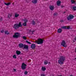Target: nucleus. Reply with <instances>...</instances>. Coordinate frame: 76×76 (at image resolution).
<instances>
[{
	"label": "nucleus",
	"mask_w": 76,
	"mask_h": 76,
	"mask_svg": "<svg viewBox=\"0 0 76 76\" xmlns=\"http://www.w3.org/2000/svg\"><path fill=\"white\" fill-rule=\"evenodd\" d=\"M64 61H65V57L61 56L60 57L59 60L58 61V63L59 64H64Z\"/></svg>",
	"instance_id": "f257e3e1"
},
{
	"label": "nucleus",
	"mask_w": 76,
	"mask_h": 76,
	"mask_svg": "<svg viewBox=\"0 0 76 76\" xmlns=\"http://www.w3.org/2000/svg\"><path fill=\"white\" fill-rule=\"evenodd\" d=\"M22 24H21V22L19 23V24H15L13 26V28L15 29L19 28V27H22Z\"/></svg>",
	"instance_id": "f03ea898"
},
{
	"label": "nucleus",
	"mask_w": 76,
	"mask_h": 76,
	"mask_svg": "<svg viewBox=\"0 0 76 76\" xmlns=\"http://www.w3.org/2000/svg\"><path fill=\"white\" fill-rule=\"evenodd\" d=\"M35 43H37V44H41L43 43V39H38L37 41L35 42Z\"/></svg>",
	"instance_id": "7ed1b4c3"
},
{
	"label": "nucleus",
	"mask_w": 76,
	"mask_h": 76,
	"mask_svg": "<svg viewBox=\"0 0 76 76\" xmlns=\"http://www.w3.org/2000/svg\"><path fill=\"white\" fill-rule=\"evenodd\" d=\"M74 18V16L72 15H69L67 17V20H71L72 19H73Z\"/></svg>",
	"instance_id": "20e7f679"
},
{
	"label": "nucleus",
	"mask_w": 76,
	"mask_h": 76,
	"mask_svg": "<svg viewBox=\"0 0 76 76\" xmlns=\"http://www.w3.org/2000/svg\"><path fill=\"white\" fill-rule=\"evenodd\" d=\"M19 35H20V34L19 33H15V34L13 35V38H19Z\"/></svg>",
	"instance_id": "39448f33"
},
{
	"label": "nucleus",
	"mask_w": 76,
	"mask_h": 76,
	"mask_svg": "<svg viewBox=\"0 0 76 76\" xmlns=\"http://www.w3.org/2000/svg\"><path fill=\"white\" fill-rule=\"evenodd\" d=\"M26 65L25 63H23L21 65V68L23 70H25L26 69Z\"/></svg>",
	"instance_id": "423d86ee"
},
{
	"label": "nucleus",
	"mask_w": 76,
	"mask_h": 76,
	"mask_svg": "<svg viewBox=\"0 0 76 76\" xmlns=\"http://www.w3.org/2000/svg\"><path fill=\"white\" fill-rule=\"evenodd\" d=\"M61 45L63 46V47H67V44H66V42H65V41L63 40L61 43Z\"/></svg>",
	"instance_id": "0eeeda50"
},
{
	"label": "nucleus",
	"mask_w": 76,
	"mask_h": 76,
	"mask_svg": "<svg viewBox=\"0 0 76 76\" xmlns=\"http://www.w3.org/2000/svg\"><path fill=\"white\" fill-rule=\"evenodd\" d=\"M62 28L63 29H70V27L69 26H68L67 27L66 26H63L62 27Z\"/></svg>",
	"instance_id": "6e6552de"
},
{
	"label": "nucleus",
	"mask_w": 76,
	"mask_h": 76,
	"mask_svg": "<svg viewBox=\"0 0 76 76\" xmlns=\"http://www.w3.org/2000/svg\"><path fill=\"white\" fill-rule=\"evenodd\" d=\"M24 45L22 43H20L18 45V46L20 48H22V47H23Z\"/></svg>",
	"instance_id": "1a4fd4ad"
},
{
	"label": "nucleus",
	"mask_w": 76,
	"mask_h": 76,
	"mask_svg": "<svg viewBox=\"0 0 76 76\" xmlns=\"http://www.w3.org/2000/svg\"><path fill=\"white\" fill-rule=\"evenodd\" d=\"M56 4L57 6H60L61 4V1H58L56 3Z\"/></svg>",
	"instance_id": "9d476101"
},
{
	"label": "nucleus",
	"mask_w": 76,
	"mask_h": 76,
	"mask_svg": "<svg viewBox=\"0 0 76 76\" xmlns=\"http://www.w3.org/2000/svg\"><path fill=\"white\" fill-rule=\"evenodd\" d=\"M31 48L34 49L35 48V45L34 44H32L31 46Z\"/></svg>",
	"instance_id": "9b49d317"
},
{
	"label": "nucleus",
	"mask_w": 76,
	"mask_h": 76,
	"mask_svg": "<svg viewBox=\"0 0 76 76\" xmlns=\"http://www.w3.org/2000/svg\"><path fill=\"white\" fill-rule=\"evenodd\" d=\"M21 53V52L19 50H17L16 51V54L17 55H19V54H20Z\"/></svg>",
	"instance_id": "f8f14e48"
},
{
	"label": "nucleus",
	"mask_w": 76,
	"mask_h": 76,
	"mask_svg": "<svg viewBox=\"0 0 76 76\" xmlns=\"http://www.w3.org/2000/svg\"><path fill=\"white\" fill-rule=\"evenodd\" d=\"M37 0H32V1L34 4H36L37 3Z\"/></svg>",
	"instance_id": "ddd939ff"
},
{
	"label": "nucleus",
	"mask_w": 76,
	"mask_h": 76,
	"mask_svg": "<svg viewBox=\"0 0 76 76\" xmlns=\"http://www.w3.org/2000/svg\"><path fill=\"white\" fill-rule=\"evenodd\" d=\"M19 16V14H18L17 13H15V18H18Z\"/></svg>",
	"instance_id": "4468645a"
},
{
	"label": "nucleus",
	"mask_w": 76,
	"mask_h": 76,
	"mask_svg": "<svg viewBox=\"0 0 76 76\" xmlns=\"http://www.w3.org/2000/svg\"><path fill=\"white\" fill-rule=\"evenodd\" d=\"M24 48L27 49L28 48V45H24L23 46Z\"/></svg>",
	"instance_id": "2eb2a0df"
},
{
	"label": "nucleus",
	"mask_w": 76,
	"mask_h": 76,
	"mask_svg": "<svg viewBox=\"0 0 76 76\" xmlns=\"http://www.w3.org/2000/svg\"><path fill=\"white\" fill-rule=\"evenodd\" d=\"M50 9L51 10H53V9H54V6H51L50 7Z\"/></svg>",
	"instance_id": "dca6fc26"
},
{
	"label": "nucleus",
	"mask_w": 76,
	"mask_h": 76,
	"mask_svg": "<svg viewBox=\"0 0 76 76\" xmlns=\"http://www.w3.org/2000/svg\"><path fill=\"white\" fill-rule=\"evenodd\" d=\"M42 69L43 71H45V70H46V68L44 66H42Z\"/></svg>",
	"instance_id": "f3484780"
},
{
	"label": "nucleus",
	"mask_w": 76,
	"mask_h": 76,
	"mask_svg": "<svg viewBox=\"0 0 76 76\" xmlns=\"http://www.w3.org/2000/svg\"><path fill=\"white\" fill-rule=\"evenodd\" d=\"M12 58H15V59L17 58V57H16V55H13L12 56Z\"/></svg>",
	"instance_id": "a211bd4d"
},
{
	"label": "nucleus",
	"mask_w": 76,
	"mask_h": 76,
	"mask_svg": "<svg viewBox=\"0 0 76 76\" xmlns=\"http://www.w3.org/2000/svg\"><path fill=\"white\" fill-rule=\"evenodd\" d=\"M58 33H61V28H59L58 30Z\"/></svg>",
	"instance_id": "6ab92c4d"
},
{
	"label": "nucleus",
	"mask_w": 76,
	"mask_h": 76,
	"mask_svg": "<svg viewBox=\"0 0 76 76\" xmlns=\"http://www.w3.org/2000/svg\"><path fill=\"white\" fill-rule=\"evenodd\" d=\"M12 16V14H9L8 15V18L10 19V17H11Z\"/></svg>",
	"instance_id": "aec40b11"
},
{
	"label": "nucleus",
	"mask_w": 76,
	"mask_h": 76,
	"mask_svg": "<svg viewBox=\"0 0 76 76\" xmlns=\"http://www.w3.org/2000/svg\"><path fill=\"white\" fill-rule=\"evenodd\" d=\"M47 64H48V61H44V64L45 65H47Z\"/></svg>",
	"instance_id": "412c9836"
},
{
	"label": "nucleus",
	"mask_w": 76,
	"mask_h": 76,
	"mask_svg": "<svg viewBox=\"0 0 76 76\" xmlns=\"http://www.w3.org/2000/svg\"><path fill=\"white\" fill-rule=\"evenodd\" d=\"M5 5H6V6H9V5H10V2H9V3H4Z\"/></svg>",
	"instance_id": "4be33fe9"
},
{
	"label": "nucleus",
	"mask_w": 76,
	"mask_h": 76,
	"mask_svg": "<svg viewBox=\"0 0 76 76\" xmlns=\"http://www.w3.org/2000/svg\"><path fill=\"white\" fill-rule=\"evenodd\" d=\"M72 9L74 11H75V10H76V7H74L72 8Z\"/></svg>",
	"instance_id": "5701e85b"
},
{
	"label": "nucleus",
	"mask_w": 76,
	"mask_h": 76,
	"mask_svg": "<svg viewBox=\"0 0 76 76\" xmlns=\"http://www.w3.org/2000/svg\"><path fill=\"white\" fill-rule=\"evenodd\" d=\"M5 34H7V35L9 34V32H8L7 31H5Z\"/></svg>",
	"instance_id": "b1692460"
},
{
	"label": "nucleus",
	"mask_w": 76,
	"mask_h": 76,
	"mask_svg": "<svg viewBox=\"0 0 76 76\" xmlns=\"http://www.w3.org/2000/svg\"><path fill=\"white\" fill-rule=\"evenodd\" d=\"M23 21L26 23V22H28V20L26 19H25L24 20H23Z\"/></svg>",
	"instance_id": "393cba45"
},
{
	"label": "nucleus",
	"mask_w": 76,
	"mask_h": 76,
	"mask_svg": "<svg viewBox=\"0 0 76 76\" xmlns=\"http://www.w3.org/2000/svg\"><path fill=\"white\" fill-rule=\"evenodd\" d=\"M71 2L72 3H75V1L74 0H71Z\"/></svg>",
	"instance_id": "a878e982"
},
{
	"label": "nucleus",
	"mask_w": 76,
	"mask_h": 76,
	"mask_svg": "<svg viewBox=\"0 0 76 76\" xmlns=\"http://www.w3.org/2000/svg\"><path fill=\"white\" fill-rule=\"evenodd\" d=\"M23 26H26V23L25 22L23 23Z\"/></svg>",
	"instance_id": "bb28decb"
},
{
	"label": "nucleus",
	"mask_w": 76,
	"mask_h": 76,
	"mask_svg": "<svg viewBox=\"0 0 76 76\" xmlns=\"http://www.w3.org/2000/svg\"><path fill=\"white\" fill-rule=\"evenodd\" d=\"M28 72L27 71H25L24 72V74L25 75H27V74H28Z\"/></svg>",
	"instance_id": "cd10ccee"
},
{
	"label": "nucleus",
	"mask_w": 76,
	"mask_h": 76,
	"mask_svg": "<svg viewBox=\"0 0 76 76\" xmlns=\"http://www.w3.org/2000/svg\"><path fill=\"white\" fill-rule=\"evenodd\" d=\"M23 38L24 39H26V37L24 36L23 37Z\"/></svg>",
	"instance_id": "c85d7f7f"
},
{
	"label": "nucleus",
	"mask_w": 76,
	"mask_h": 76,
	"mask_svg": "<svg viewBox=\"0 0 76 76\" xmlns=\"http://www.w3.org/2000/svg\"><path fill=\"white\" fill-rule=\"evenodd\" d=\"M26 42H27V43H28V44H31V42H28V41L27 40L26 41Z\"/></svg>",
	"instance_id": "c756f323"
},
{
	"label": "nucleus",
	"mask_w": 76,
	"mask_h": 76,
	"mask_svg": "<svg viewBox=\"0 0 76 76\" xmlns=\"http://www.w3.org/2000/svg\"><path fill=\"white\" fill-rule=\"evenodd\" d=\"M35 22L34 21H33L32 22V25H35Z\"/></svg>",
	"instance_id": "7c9ffc66"
},
{
	"label": "nucleus",
	"mask_w": 76,
	"mask_h": 76,
	"mask_svg": "<svg viewBox=\"0 0 76 76\" xmlns=\"http://www.w3.org/2000/svg\"><path fill=\"white\" fill-rule=\"evenodd\" d=\"M1 33H3L4 32V30H2L1 31Z\"/></svg>",
	"instance_id": "2f4dec72"
},
{
	"label": "nucleus",
	"mask_w": 76,
	"mask_h": 76,
	"mask_svg": "<svg viewBox=\"0 0 76 76\" xmlns=\"http://www.w3.org/2000/svg\"><path fill=\"white\" fill-rule=\"evenodd\" d=\"M41 76H45V75L44 74H42L41 75Z\"/></svg>",
	"instance_id": "473e14b6"
},
{
	"label": "nucleus",
	"mask_w": 76,
	"mask_h": 76,
	"mask_svg": "<svg viewBox=\"0 0 76 76\" xmlns=\"http://www.w3.org/2000/svg\"><path fill=\"white\" fill-rule=\"evenodd\" d=\"M0 21H2V18H1L0 19Z\"/></svg>",
	"instance_id": "72a5a7b5"
},
{
	"label": "nucleus",
	"mask_w": 76,
	"mask_h": 76,
	"mask_svg": "<svg viewBox=\"0 0 76 76\" xmlns=\"http://www.w3.org/2000/svg\"><path fill=\"white\" fill-rule=\"evenodd\" d=\"M74 39L76 41V37H75V38H74Z\"/></svg>",
	"instance_id": "f704fd0d"
},
{
	"label": "nucleus",
	"mask_w": 76,
	"mask_h": 76,
	"mask_svg": "<svg viewBox=\"0 0 76 76\" xmlns=\"http://www.w3.org/2000/svg\"><path fill=\"white\" fill-rule=\"evenodd\" d=\"M14 71H15H15H16V69H14Z\"/></svg>",
	"instance_id": "c9c22d12"
},
{
	"label": "nucleus",
	"mask_w": 76,
	"mask_h": 76,
	"mask_svg": "<svg viewBox=\"0 0 76 76\" xmlns=\"http://www.w3.org/2000/svg\"><path fill=\"white\" fill-rule=\"evenodd\" d=\"M56 13H54V15H56Z\"/></svg>",
	"instance_id": "e433bc0d"
},
{
	"label": "nucleus",
	"mask_w": 76,
	"mask_h": 76,
	"mask_svg": "<svg viewBox=\"0 0 76 76\" xmlns=\"http://www.w3.org/2000/svg\"><path fill=\"white\" fill-rule=\"evenodd\" d=\"M69 76H73V75H70Z\"/></svg>",
	"instance_id": "4c0bfd02"
},
{
	"label": "nucleus",
	"mask_w": 76,
	"mask_h": 76,
	"mask_svg": "<svg viewBox=\"0 0 76 76\" xmlns=\"http://www.w3.org/2000/svg\"><path fill=\"white\" fill-rule=\"evenodd\" d=\"M58 76H62V75H58Z\"/></svg>",
	"instance_id": "58836bf2"
},
{
	"label": "nucleus",
	"mask_w": 76,
	"mask_h": 76,
	"mask_svg": "<svg viewBox=\"0 0 76 76\" xmlns=\"http://www.w3.org/2000/svg\"><path fill=\"white\" fill-rule=\"evenodd\" d=\"M75 52H76V49H75Z\"/></svg>",
	"instance_id": "ea45409f"
},
{
	"label": "nucleus",
	"mask_w": 76,
	"mask_h": 76,
	"mask_svg": "<svg viewBox=\"0 0 76 76\" xmlns=\"http://www.w3.org/2000/svg\"><path fill=\"white\" fill-rule=\"evenodd\" d=\"M75 59H76V58H75Z\"/></svg>",
	"instance_id": "a19ab883"
},
{
	"label": "nucleus",
	"mask_w": 76,
	"mask_h": 76,
	"mask_svg": "<svg viewBox=\"0 0 76 76\" xmlns=\"http://www.w3.org/2000/svg\"><path fill=\"white\" fill-rule=\"evenodd\" d=\"M49 63H50V62H49Z\"/></svg>",
	"instance_id": "79ce46f5"
}]
</instances>
